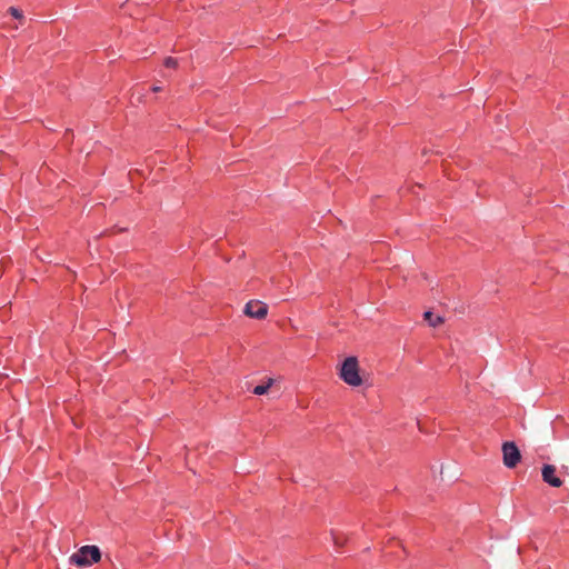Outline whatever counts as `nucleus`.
<instances>
[{
  "mask_svg": "<svg viewBox=\"0 0 569 569\" xmlns=\"http://www.w3.org/2000/svg\"><path fill=\"white\" fill-rule=\"evenodd\" d=\"M101 560V551L98 546L87 545L78 549L69 558L71 565L84 568L98 563Z\"/></svg>",
  "mask_w": 569,
  "mask_h": 569,
  "instance_id": "nucleus-1",
  "label": "nucleus"
},
{
  "mask_svg": "<svg viewBox=\"0 0 569 569\" xmlns=\"http://www.w3.org/2000/svg\"><path fill=\"white\" fill-rule=\"evenodd\" d=\"M339 378L351 387H359L362 383L357 357L350 356L342 361L339 369Z\"/></svg>",
  "mask_w": 569,
  "mask_h": 569,
  "instance_id": "nucleus-2",
  "label": "nucleus"
},
{
  "mask_svg": "<svg viewBox=\"0 0 569 569\" xmlns=\"http://www.w3.org/2000/svg\"><path fill=\"white\" fill-rule=\"evenodd\" d=\"M502 459L507 468H515L521 460L519 448L513 441H506L502 443Z\"/></svg>",
  "mask_w": 569,
  "mask_h": 569,
  "instance_id": "nucleus-3",
  "label": "nucleus"
},
{
  "mask_svg": "<svg viewBox=\"0 0 569 569\" xmlns=\"http://www.w3.org/2000/svg\"><path fill=\"white\" fill-rule=\"evenodd\" d=\"M243 312L250 318L263 319L268 313V306L259 300H250L246 303Z\"/></svg>",
  "mask_w": 569,
  "mask_h": 569,
  "instance_id": "nucleus-4",
  "label": "nucleus"
},
{
  "mask_svg": "<svg viewBox=\"0 0 569 569\" xmlns=\"http://www.w3.org/2000/svg\"><path fill=\"white\" fill-rule=\"evenodd\" d=\"M542 480L551 487L559 488L563 481L556 476V467L553 465L545 463L541 468Z\"/></svg>",
  "mask_w": 569,
  "mask_h": 569,
  "instance_id": "nucleus-5",
  "label": "nucleus"
},
{
  "mask_svg": "<svg viewBox=\"0 0 569 569\" xmlns=\"http://www.w3.org/2000/svg\"><path fill=\"white\" fill-rule=\"evenodd\" d=\"M423 317H425V320H427L431 327H437L443 322L442 317L435 316L431 311H426L423 313Z\"/></svg>",
  "mask_w": 569,
  "mask_h": 569,
  "instance_id": "nucleus-6",
  "label": "nucleus"
},
{
  "mask_svg": "<svg viewBox=\"0 0 569 569\" xmlns=\"http://www.w3.org/2000/svg\"><path fill=\"white\" fill-rule=\"evenodd\" d=\"M272 383L273 379L269 378L266 383L256 386L252 392L257 396H262L268 392Z\"/></svg>",
  "mask_w": 569,
  "mask_h": 569,
  "instance_id": "nucleus-7",
  "label": "nucleus"
},
{
  "mask_svg": "<svg viewBox=\"0 0 569 569\" xmlns=\"http://www.w3.org/2000/svg\"><path fill=\"white\" fill-rule=\"evenodd\" d=\"M8 12L16 19L22 20L23 19V12L19 8L10 7L8 9Z\"/></svg>",
  "mask_w": 569,
  "mask_h": 569,
  "instance_id": "nucleus-8",
  "label": "nucleus"
},
{
  "mask_svg": "<svg viewBox=\"0 0 569 569\" xmlns=\"http://www.w3.org/2000/svg\"><path fill=\"white\" fill-rule=\"evenodd\" d=\"M163 66L166 68H171V69H176L178 67V61L176 58H172V57H167L164 60H163Z\"/></svg>",
  "mask_w": 569,
  "mask_h": 569,
  "instance_id": "nucleus-9",
  "label": "nucleus"
},
{
  "mask_svg": "<svg viewBox=\"0 0 569 569\" xmlns=\"http://www.w3.org/2000/svg\"><path fill=\"white\" fill-rule=\"evenodd\" d=\"M332 539H333V542H335V545H336L337 547H341V546H343V543H345V541H346L345 539H341L340 537H338V536H336V535H333V533H332Z\"/></svg>",
  "mask_w": 569,
  "mask_h": 569,
  "instance_id": "nucleus-10",
  "label": "nucleus"
},
{
  "mask_svg": "<svg viewBox=\"0 0 569 569\" xmlns=\"http://www.w3.org/2000/svg\"><path fill=\"white\" fill-rule=\"evenodd\" d=\"M161 90H162V88H161V87H159V86H152V87H151V91H152V92H160Z\"/></svg>",
  "mask_w": 569,
  "mask_h": 569,
  "instance_id": "nucleus-11",
  "label": "nucleus"
}]
</instances>
